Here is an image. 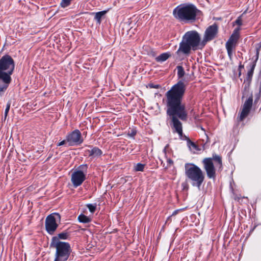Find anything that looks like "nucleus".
<instances>
[{"instance_id":"9d476101","label":"nucleus","mask_w":261,"mask_h":261,"mask_svg":"<svg viewBox=\"0 0 261 261\" xmlns=\"http://www.w3.org/2000/svg\"><path fill=\"white\" fill-rule=\"evenodd\" d=\"M241 29L240 27H237L235 28L232 34L226 43V48L227 49L228 56L230 59H231L232 56L233 49L235 48L238 40L239 39L240 31Z\"/></svg>"},{"instance_id":"412c9836","label":"nucleus","mask_w":261,"mask_h":261,"mask_svg":"<svg viewBox=\"0 0 261 261\" xmlns=\"http://www.w3.org/2000/svg\"><path fill=\"white\" fill-rule=\"evenodd\" d=\"M69 233L67 231H63L61 233H60L58 234V237H57L58 240H66L69 238Z\"/></svg>"},{"instance_id":"39448f33","label":"nucleus","mask_w":261,"mask_h":261,"mask_svg":"<svg viewBox=\"0 0 261 261\" xmlns=\"http://www.w3.org/2000/svg\"><path fill=\"white\" fill-rule=\"evenodd\" d=\"M185 174L191 185L200 189L205 178L202 170L193 163H187L185 164Z\"/></svg>"},{"instance_id":"ddd939ff","label":"nucleus","mask_w":261,"mask_h":261,"mask_svg":"<svg viewBox=\"0 0 261 261\" xmlns=\"http://www.w3.org/2000/svg\"><path fill=\"white\" fill-rule=\"evenodd\" d=\"M253 104V97L251 95L244 102L240 116L239 121H242L249 114Z\"/></svg>"},{"instance_id":"bb28decb","label":"nucleus","mask_w":261,"mask_h":261,"mask_svg":"<svg viewBox=\"0 0 261 261\" xmlns=\"http://www.w3.org/2000/svg\"><path fill=\"white\" fill-rule=\"evenodd\" d=\"M136 134H137V131L134 129H132L130 131L128 132V136L130 137L134 138V137L136 136Z\"/></svg>"},{"instance_id":"f03ea898","label":"nucleus","mask_w":261,"mask_h":261,"mask_svg":"<svg viewBox=\"0 0 261 261\" xmlns=\"http://www.w3.org/2000/svg\"><path fill=\"white\" fill-rule=\"evenodd\" d=\"M200 41V36L196 31H188L182 36L175 55L179 59H182L184 56H189L191 50L201 49L202 47Z\"/></svg>"},{"instance_id":"473e14b6","label":"nucleus","mask_w":261,"mask_h":261,"mask_svg":"<svg viewBox=\"0 0 261 261\" xmlns=\"http://www.w3.org/2000/svg\"><path fill=\"white\" fill-rule=\"evenodd\" d=\"M259 50H260L259 48H256V59L254 62H256L258 59Z\"/></svg>"},{"instance_id":"f257e3e1","label":"nucleus","mask_w":261,"mask_h":261,"mask_svg":"<svg viewBox=\"0 0 261 261\" xmlns=\"http://www.w3.org/2000/svg\"><path fill=\"white\" fill-rule=\"evenodd\" d=\"M186 90V84L179 80L165 93L166 113L171 119L174 133L181 134L182 123L178 119L185 121L188 117L185 105L182 102Z\"/></svg>"},{"instance_id":"20e7f679","label":"nucleus","mask_w":261,"mask_h":261,"mask_svg":"<svg viewBox=\"0 0 261 261\" xmlns=\"http://www.w3.org/2000/svg\"><path fill=\"white\" fill-rule=\"evenodd\" d=\"M15 68L13 58L9 55H5L0 59V95L5 91L10 84Z\"/></svg>"},{"instance_id":"a211bd4d","label":"nucleus","mask_w":261,"mask_h":261,"mask_svg":"<svg viewBox=\"0 0 261 261\" xmlns=\"http://www.w3.org/2000/svg\"><path fill=\"white\" fill-rule=\"evenodd\" d=\"M79 221L82 223H88L92 220L91 218L83 214H80L77 218Z\"/></svg>"},{"instance_id":"4468645a","label":"nucleus","mask_w":261,"mask_h":261,"mask_svg":"<svg viewBox=\"0 0 261 261\" xmlns=\"http://www.w3.org/2000/svg\"><path fill=\"white\" fill-rule=\"evenodd\" d=\"M253 104V97L251 95L244 102L240 116L239 121H242L249 114Z\"/></svg>"},{"instance_id":"7ed1b4c3","label":"nucleus","mask_w":261,"mask_h":261,"mask_svg":"<svg viewBox=\"0 0 261 261\" xmlns=\"http://www.w3.org/2000/svg\"><path fill=\"white\" fill-rule=\"evenodd\" d=\"M201 11L191 3H184L176 7L173 11L174 18L180 22L190 23L195 22Z\"/></svg>"},{"instance_id":"cd10ccee","label":"nucleus","mask_w":261,"mask_h":261,"mask_svg":"<svg viewBox=\"0 0 261 261\" xmlns=\"http://www.w3.org/2000/svg\"><path fill=\"white\" fill-rule=\"evenodd\" d=\"M166 158L167 159V166L165 168L167 169L173 165V161L170 158H168L167 156Z\"/></svg>"},{"instance_id":"ea45409f","label":"nucleus","mask_w":261,"mask_h":261,"mask_svg":"<svg viewBox=\"0 0 261 261\" xmlns=\"http://www.w3.org/2000/svg\"><path fill=\"white\" fill-rule=\"evenodd\" d=\"M254 229V228H253L251 231H253Z\"/></svg>"},{"instance_id":"4c0bfd02","label":"nucleus","mask_w":261,"mask_h":261,"mask_svg":"<svg viewBox=\"0 0 261 261\" xmlns=\"http://www.w3.org/2000/svg\"><path fill=\"white\" fill-rule=\"evenodd\" d=\"M200 128H201V130L204 131V133L205 134V130L204 128L202 126H201Z\"/></svg>"},{"instance_id":"393cba45","label":"nucleus","mask_w":261,"mask_h":261,"mask_svg":"<svg viewBox=\"0 0 261 261\" xmlns=\"http://www.w3.org/2000/svg\"><path fill=\"white\" fill-rule=\"evenodd\" d=\"M242 15L239 16L237 19L233 22V25L237 24L239 25L238 27H240L242 25Z\"/></svg>"},{"instance_id":"b1692460","label":"nucleus","mask_w":261,"mask_h":261,"mask_svg":"<svg viewBox=\"0 0 261 261\" xmlns=\"http://www.w3.org/2000/svg\"><path fill=\"white\" fill-rule=\"evenodd\" d=\"M86 206L88 207V208L89 209V211L91 213H93L96 210V203H95V204H91V203L87 204Z\"/></svg>"},{"instance_id":"c756f323","label":"nucleus","mask_w":261,"mask_h":261,"mask_svg":"<svg viewBox=\"0 0 261 261\" xmlns=\"http://www.w3.org/2000/svg\"><path fill=\"white\" fill-rule=\"evenodd\" d=\"M178 134L179 138L182 140H186L187 141V138H188L187 136L183 135L182 130H181V134L179 133H177Z\"/></svg>"},{"instance_id":"f704fd0d","label":"nucleus","mask_w":261,"mask_h":261,"mask_svg":"<svg viewBox=\"0 0 261 261\" xmlns=\"http://www.w3.org/2000/svg\"><path fill=\"white\" fill-rule=\"evenodd\" d=\"M150 87L151 88H158L159 87V86L158 85H153V84H151L150 85Z\"/></svg>"},{"instance_id":"4be33fe9","label":"nucleus","mask_w":261,"mask_h":261,"mask_svg":"<svg viewBox=\"0 0 261 261\" xmlns=\"http://www.w3.org/2000/svg\"><path fill=\"white\" fill-rule=\"evenodd\" d=\"M187 145L189 148L191 149H197V145L193 142L191 141L189 138H187Z\"/></svg>"},{"instance_id":"423d86ee","label":"nucleus","mask_w":261,"mask_h":261,"mask_svg":"<svg viewBox=\"0 0 261 261\" xmlns=\"http://www.w3.org/2000/svg\"><path fill=\"white\" fill-rule=\"evenodd\" d=\"M51 247L56 249L54 261H67L72 251L70 245L68 242H62L57 237L52 238Z\"/></svg>"},{"instance_id":"6e6552de","label":"nucleus","mask_w":261,"mask_h":261,"mask_svg":"<svg viewBox=\"0 0 261 261\" xmlns=\"http://www.w3.org/2000/svg\"><path fill=\"white\" fill-rule=\"evenodd\" d=\"M87 170V164H83L78 167L77 170L72 173L71 180L74 187L76 188L81 186L85 180Z\"/></svg>"},{"instance_id":"5701e85b","label":"nucleus","mask_w":261,"mask_h":261,"mask_svg":"<svg viewBox=\"0 0 261 261\" xmlns=\"http://www.w3.org/2000/svg\"><path fill=\"white\" fill-rule=\"evenodd\" d=\"M145 164L142 163H137L134 166V170L135 171H143Z\"/></svg>"},{"instance_id":"dca6fc26","label":"nucleus","mask_w":261,"mask_h":261,"mask_svg":"<svg viewBox=\"0 0 261 261\" xmlns=\"http://www.w3.org/2000/svg\"><path fill=\"white\" fill-rule=\"evenodd\" d=\"M109 9L103 10L101 11H99L95 13L94 19L96 20L97 23L100 24L101 23L102 17L107 14V13L109 11Z\"/></svg>"},{"instance_id":"72a5a7b5","label":"nucleus","mask_w":261,"mask_h":261,"mask_svg":"<svg viewBox=\"0 0 261 261\" xmlns=\"http://www.w3.org/2000/svg\"><path fill=\"white\" fill-rule=\"evenodd\" d=\"M66 141V140H63V141H61L60 142H59L57 146H60L63 145L64 144H65Z\"/></svg>"},{"instance_id":"0eeeda50","label":"nucleus","mask_w":261,"mask_h":261,"mask_svg":"<svg viewBox=\"0 0 261 261\" xmlns=\"http://www.w3.org/2000/svg\"><path fill=\"white\" fill-rule=\"evenodd\" d=\"M213 161H214L216 166L222 168V162L221 157L216 154H213L212 158H206L203 160L202 163L207 176L210 179L216 178V169Z\"/></svg>"},{"instance_id":"f8f14e48","label":"nucleus","mask_w":261,"mask_h":261,"mask_svg":"<svg viewBox=\"0 0 261 261\" xmlns=\"http://www.w3.org/2000/svg\"><path fill=\"white\" fill-rule=\"evenodd\" d=\"M66 140L70 146L80 144L83 142L81 133L79 129H75L69 133L66 136Z\"/></svg>"},{"instance_id":"58836bf2","label":"nucleus","mask_w":261,"mask_h":261,"mask_svg":"<svg viewBox=\"0 0 261 261\" xmlns=\"http://www.w3.org/2000/svg\"><path fill=\"white\" fill-rule=\"evenodd\" d=\"M239 68H244V66H243V65H241V64H240V65H239Z\"/></svg>"},{"instance_id":"7c9ffc66","label":"nucleus","mask_w":261,"mask_h":261,"mask_svg":"<svg viewBox=\"0 0 261 261\" xmlns=\"http://www.w3.org/2000/svg\"><path fill=\"white\" fill-rule=\"evenodd\" d=\"M178 134L179 138L182 140H186L187 141V138H188L187 136L183 135L182 130H181V134L179 133H177Z\"/></svg>"},{"instance_id":"f3484780","label":"nucleus","mask_w":261,"mask_h":261,"mask_svg":"<svg viewBox=\"0 0 261 261\" xmlns=\"http://www.w3.org/2000/svg\"><path fill=\"white\" fill-rule=\"evenodd\" d=\"M171 56V55L169 52L162 53L155 58V60L158 62H163L166 61Z\"/></svg>"},{"instance_id":"2f4dec72","label":"nucleus","mask_w":261,"mask_h":261,"mask_svg":"<svg viewBox=\"0 0 261 261\" xmlns=\"http://www.w3.org/2000/svg\"><path fill=\"white\" fill-rule=\"evenodd\" d=\"M169 146V144H167L163 149V152L165 154V158H167V154L168 151Z\"/></svg>"},{"instance_id":"1a4fd4ad","label":"nucleus","mask_w":261,"mask_h":261,"mask_svg":"<svg viewBox=\"0 0 261 261\" xmlns=\"http://www.w3.org/2000/svg\"><path fill=\"white\" fill-rule=\"evenodd\" d=\"M60 221L61 216L59 213H54L47 216L45 222L47 232L50 234H53L58 226V222Z\"/></svg>"},{"instance_id":"9b49d317","label":"nucleus","mask_w":261,"mask_h":261,"mask_svg":"<svg viewBox=\"0 0 261 261\" xmlns=\"http://www.w3.org/2000/svg\"><path fill=\"white\" fill-rule=\"evenodd\" d=\"M218 31V27L216 23L209 26L205 31L203 39L201 42L202 47H203L207 42L213 40L216 36Z\"/></svg>"},{"instance_id":"2eb2a0df","label":"nucleus","mask_w":261,"mask_h":261,"mask_svg":"<svg viewBox=\"0 0 261 261\" xmlns=\"http://www.w3.org/2000/svg\"><path fill=\"white\" fill-rule=\"evenodd\" d=\"M90 149H86L85 153L86 155L92 158H98L101 155L102 151L97 147L89 146Z\"/></svg>"},{"instance_id":"6ab92c4d","label":"nucleus","mask_w":261,"mask_h":261,"mask_svg":"<svg viewBox=\"0 0 261 261\" xmlns=\"http://www.w3.org/2000/svg\"><path fill=\"white\" fill-rule=\"evenodd\" d=\"M256 65L255 62H252L250 65V69L247 72V79L248 80H251L252 77L253 71Z\"/></svg>"},{"instance_id":"a878e982","label":"nucleus","mask_w":261,"mask_h":261,"mask_svg":"<svg viewBox=\"0 0 261 261\" xmlns=\"http://www.w3.org/2000/svg\"><path fill=\"white\" fill-rule=\"evenodd\" d=\"M10 105L11 104H10V102H8L7 104L6 108L5 111V114H4L5 119L6 118V117H7V116L8 115V112L9 111L10 108Z\"/></svg>"},{"instance_id":"aec40b11","label":"nucleus","mask_w":261,"mask_h":261,"mask_svg":"<svg viewBox=\"0 0 261 261\" xmlns=\"http://www.w3.org/2000/svg\"><path fill=\"white\" fill-rule=\"evenodd\" d=\"M177 75L179 79H182L185 74V71L182 66L178 65L176 67Z\"/></svg>"},{"instance_id":"c85d7f7f","label":"nucleus","mask_w":261,"mask_h":261,"mask_svg":"<svg viewBox=\"0 0 261 261\" xmlns=\"http://www.w3.org/2000/svg\"><path fill=\"white\" fill-rule=\"evenodd\" d=\"M178 134L179 138L182 140H186L187 141V138H188L187 136L183 135L182 130H181V134L179 133H177Z\"/></svg>"},{"instance_id":"c9c22d12","label":"nucleus","mask_w":261,"mask_h":261,"mask_svg":"<svg viewBox=\"0 0 261 261\" xmlns=\"http://www.w3.org/2000/svg\"><path fill=\"white\" fill-rule=\"evenodd\" d=\"M260 97V91L259 93L257 94L256 99L255 100V102L256 101L257 99H259Z\"/></svg>"},{"instance_id":"e433bc0d","label":"nucleus","mask_w":261,"mask_h":261,"mask_svg":"<svg viewBox=\"0 0 261 261\" xmlns=\"http://www.w3.org/2000/svg\"><path fill=\"white\" fill-rule=\"evenodd\" d=\"M178 210H175V211H174L173 212V213H172V216H174V215H176V214H177V213H178Z\"/></svg>"}]
</instances>
